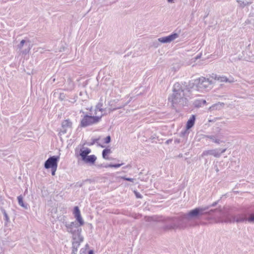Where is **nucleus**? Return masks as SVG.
Listing matches in <instances>:
<instances>
[{"label": "nucleus", "mask_w": 254, "mask_h": 254, "mask_svg": "<svg viewBox=\"0 0 254 254\" xmlns=\"http://www.w3.org/2000/svg\"><path fill=\"white\" fill-rule=\"evenodd\" d=\"M179 37V34L176 33H173L171 35L158 38V41L162 43H170Z\"/></svg>", "instance_id": "nucleus-11"}, {"label": "nucleus", "mask_w": 254, "mask_h": 254, "mask_svg": "<svg viewBox=\"0 0 254 254\" xmlns=\"http://www.w3.org/2000/svg\"><path fill=\"white\" fill-rule=\"evenodd\" d=\"M121 178H122V179H123L124 180L129 181V182H132V183H133L134 181L135 180V179H134V178H127V177H126V176L122 177Z\"/></svg>", "instance_id": "nucleus-31"}, {"label": "nucleus", "mask_w": 254, "mask_h": 254, "mask_svg": "<svg viewBox=\"0 0 254 254\" xmlns=\"http://www.w3.org/2000/svg\"><path fill=\"white\" fill-rule=\"evenodd\" d=\"M174 142H175V143L178 144V143H180L181 140H180V139L177 138V139H175Z\"/></svg>", "instance_id": "nucleus-44"}, {"label": "nucleus", "mask_w": 254, "mask_h": 254, "mask_svg": "<svg viewBox=\"0 0 254 254\" xmlns=\"http://www.w3.org/2000/svg\"><path fill=\"white\" fill-rule=\"evenodd\" d=\"M27 49H25L24 50H23L22 51H21V52L22 53V54L23 55H26L28 53H29L30 49H31V47H30V43L28 44V45L27 46Z\"/></svg>", "instance_id": "nucleus-30"}, {"label": "nucleus", "mask_w": 254, "mask_h": 254, "mask_svg": "<svg viewBox=\"0 0 254 254\" xmlns=\"http://www.w3.org/2000/svg\"><path fill=\"white\" fill-rule=\"evenodd\" d=\"M174 0H167L168 2H173Z\"/></svg>", "instance_id": "nucleus-49"}, {"label": "nucleus", "mask_w": 254, "mask_h": 254, "mask_svg": "<svg viewBox=\"0 0 254 254\" xmlns=\"http://www.w3.org/2000/svg\"><path fill=\"white\" fill-rule=\"evenodd\" d=\"M88 254H94V252L93 250H91L88 252Z\"/></svg>", "instance_id": "nucleus-46"}, {"label": "nucleus", "mask_w": 254, "mask_h": 254, "mask_svg": "<svg viewBox=\"0 0 254 254\" xmlns=\"http://www.w3.org/2000/svg\"><path fill=\"white\" fill-rule=\"evenodd\" d=\"M130 165H127L126 167H124V168H128V167H130Z\"/></svg>", "instance_id": "nucleus-48"}, {"label": "nucleus", "mask_w": 254, "mask_h": 254, "mask_svg": "<svg viewBox=\"0 0 254 254\" xmlns=\"http://www.w3.org/2000/svg\"><path fill=\"white\" fill-rule=\"evenodd\" d=\"M131 99L132 97H130L127 102L125 103L122 102V103H119L118 105L114 104V103H116V102H115V100L111 101L109 103V106H110L109 110L110 112H113L117 109H122L127 106L131 101Z\"/></svg>", "instance_id": "nucleus-8"}, {"label": "nucleus", "mask_w": 254, "mask_h": 254, "mask_svg": "<svg viewBox=\"0 0 254 254\" xmlns=\"http://www.w3.org/2000/svg\"><path fill=\"white\" fill-rule=\"evenodd\" d=\"M188 129H186L184 131H181L180 134V136L184 137L186 136V134H188L189 132L188 131Z\"/></svg>", "instance_id": "nucleus-32"}, {"label": "nucleus", "mask_w": 254, "mask_h": 254, "mask_svg": "<svg viewBox=\"0 0 254 254\" xmlns=\"http://www.w3.org/2000/svg\"><path fill=\"white\" fill-rule=\"evenodd\" d=\"M50 169H51L52 175V176H55L56 172V170H57V167L51 168Z\"/></svg>", "instance_id": "nucleus-39"}, {"label": "nucleus", "mask_w": 254, "mask_h": 254, "mask_svg": "<svg viewBox=\"0 0 254 254\" xmlns=\"http://www.w3.org/2000/svg\"><path fill=\"white\" fill-rule=\"evenodd\" d=\"M111 138L110 135L107 136L104 139V143L108 144L111 142Z\"/></svg>", "instance_id": "nucleus-33"}, {"label": "nucleus", "mask_w": 254, "mask_h": 254, "mask_svg": "<svg viewBox=\"0 0 254 254\" xmlns=\"http://www.w3.org/2000/svg\"><path fill=\"white\" fill-rule=\"evenodd\" d=\"M73 213L76 219L75 221H77L80 225H84V222L81 216L80 211L78 206L74 207Z\"/></svg>", "instance_id": "nucleus-13"}, {"label": "nucleus", "mask_w": 254, "mask_h": 254, "mask_svg": "<svg viewBox=\"0 0 254 254\" xmlns=\"http://www.w3.org/2000/svg\"><path fill=\"white\" fill-rule=\"evenodd\" d=\"M123 164H124L123 163H121V164H112V165H111L110 166L111 167H112V168H119V167H121Z\"/></svg>", "instance_id": "nucleus-34"}, {"label": "nucleus", "mask_w": 254, "mask_h": 254, "mask_svg": "<svg viewBox=\"0 0 254 254\" xmlns=\"http://www.w3.org/2000/svg\"><path fill=\"white\" fill-rule=\"evenodd\" d=\"M248 221L250 223L254 222V213H251L250 214L248 218L247 217L246 221Z\"/></svg>", "instance_id": "nucleus-29"}, {"label": "nucleus", "mask_w": 254, "mask_h": 254, "mask_svg": "<svg viewBox=\"0 0 254 254\" xmlns=\"http://www.w3.org/2000/svg\"><path fill=\"white\" fill-rule=\"evenodd\" d=\"M164 221L166 224L162 229L165 231L177 229H184L190 226V220L187 213H182L177 217H167Z\"/></svg>", "instance_id": "nucleus-1"}, {"label": "nucleus", "mask_w": 254, "mask_h": 254, "mask_svg": "<svg viewBox=\"0 0 254 254\" xmlns=\"http://www.w3.org/2000/svg\"><path fill=\"white\" fill-rule=\"evenodd\" d=\"M29 43H30L29 41L26 42L25 40H22L21 41L20 43L17 45V48L20 50L22 49L24 44H25V46H27Z\"/></svg>", "instance_id": "nucleus-25"}, {"label": "nucleus", "mask_w": 254, "mask_h": 254, "mask_svg": "<svg viewBox=\"0 0 254 254\" xmlns=\"http://www.w3.org/2000/svg\"><path fill=\"white\" fill-rule=\"evenodd\" d=\"M195 117L194 115H192L187 122L186 125V128L187 129H190L193 126L195 122Z\"/></svg>", "instance_id": "nucleus-18"}, {"label": "nucleus", "mask_w": 254, "mask_h": 254, "mask_svg": "<svg viewBox=\"0 0 254 254\" xmlns=\"http://www.w3.org/2000/svg\"><path fill=\"white\" fill-rule=\"evenodd\" d=\"M59 160L60 156H52L50 157L44 163L45 168L49 169L51 168L58 167Z\"/></svg>", "instance_id": "nucleus-7"}, {"label": "nucleus", "mask_w": 254, "mask_h": 254, "mask_svg": "<svg viewBox=\"0 0 254 254\" xmlns=\"http://www.w3.org/2000/svg\"><path fill=\"white\" fill-rule=\"evenodd\" d=\"M103 105V104L102 101L100 100V102H98V104L95 106V112H94L95 115L97 114V112L98 111H100L101 112H103V111H105V109L102 108Z\"/></svg>", "instance_id": "nucleus-21"}, {"label": "nucleus", "mask_w": 254, "mask_h": 254, "mask_svg": "<svg viewBox=\"0 0 254 254\" xmlns=\"http://www.w3.org/2000/svg\"><path fill=\"white\" fill-rule=\"evenodd\" d=\"M172 140H173L172 139H168L166 141L165 143L166 144H169L170 143H171L172 142Z\"/></svg>", "instance_id": "nucleus-43"}, {"label": "nucleus", "mask_w": 254, "mask_h": 254, "mask_svg": "<svg viewBox=\"0 0 254 254\" xmlns=\"http://www.w3.org/2000/svg\"><path fill=\"white\" fill-rule=\"evenodd\" d=\"M111 165H112V164H107L106 165L104 166V167H105V168H112L110 166Z\"/></svg>", "instance_id": "nucleus-45"}, {"label": "nucleus", "mask_w": 254, "mask_h": 254, "mask_svg": "<svg viewBox=\"0 0 254 254\" xmlns=\"http://www.w3.org/2000/svg\"><path fill=\"white\" fill-rule=\"evenodd\" d=\"M206 101L204 99H196L194 101L193 105L195 107L199 108L202 105L206 104Z\"/></svg>", "instance_id": "nucleus-19"}, {"label": "nucleus", "mask_w": 254, "mask_h": 254, "mask_svg": "<svg viewBox=\"0 0 254 254\" xmlns=\"http://www.w3.org/2000/svg\"><path fill=\"white\" fill-rule=\"evenodd\" d=\"M218 203V201L214 202L212 204H211L210 205L207 206L206 207H208V209L210 208L211 207H214Z\"/></svg>", "instance_id": "nucleus-40"}, {"label": "nucleus", "mask_w": 254, "mask_h": 254, "mask_svg": "<svg viewBox=\"0 0 254 254\" xmlns=\"http://www.w3.org/2000/svg\"><path fill=\"white\" fill-rule=\"evenodd\" d=\"M97 159V157L95 155H88L84 160H83V162L85 163H89L90 164H94Z\"/></svg>", "instance_id": "nucleus-16"}, {"label": "nucleus", "mask_w": 254, "mask_h": 254, "mask_svg": "<svg viewBox=\"0 0 254 254\" xmlns=\"http://www.w3.org/2000/svg\"><path fill=\"white\" fill-rule=\"evenodd\" d=\"M135 195H136V197L137 198H142V195L141 194H140L139 192H135Z\"/></svg>", "instance_id": "nucleus-42"}, {"label": "nucleus", "mask_w": 254, "mask_h": 254, "mask_svg": "<svg viewBox=\"0 0 254 254\" xmlns=\"http://www.w3.org/2000/svg\"><path fill=\"white\" fill-rule=\"evenodd\" d=\"M67 132V129L64 128H62V129H60L59 132V134L61 135L64 134Z\"/></svg>", "instance_id": "nucleus-36"}, {"label": "nucleus", "mask_w": 254, "mask_h": 254, "mask_svg": "<svg viewBox=\"0 0 254 254\" xmlns=\"http://www.w3.org/2000/svg\"><path fill=\"white\" fill-rule=\"evenodd\" d=\"M84 250H83V249H81L80 251V254H82L81 253H84Z\"/></svg>", "instance_id": "nucleus-47"}, {"label": "nucleus", "mask_w": 254, "mask_h": 254, "mask_svg": "<svg viewBox=\"0 0 254 254\" xmlns=\"http://www.w3.org/2000/svg\"><path fill=\"white\" fill-rule=\"evenodd\" d=\"M205 138L210 139L213 142L219 144L221 143L224 142L222 140L223 135L221 133H218L215 135H205Z\"/></svg>", "instance_id": "nucleus-9"}, {"label": "nucleus", "mask_w": 254, "mask_h": 254, "mask_svg": "<svg viewBox=\"0 0 254 254\" xmlns=\"http://www.w3.org/2000/svg\"><path fill=\"white\" fill-rule=\"evenodd\" d=\"M92 107L90 109V111H91Z\"/></svg>", "instance_id": "nucleus-51"}, {"label": "nucleus", "mask_w": 254, "mask_h": 254, "mask_svg": "<svg viewBox=\"0 0 254 254\" xmlns=\"http://www.w3.org/2000/svg\"><path fill=\"white\" fill-rule=\"evenodd\" d=\"M237 2L240 4V6L242 8H244L246 5H248L252 3L251 2H244L241 0H237Z\"/></svg>", "instance_id": "nucleus-27"}, {"label": "nucleus", "mask_w": 254, "mask_h": 254, "mask_svg": "<svg viewBox=\"0 0 254 254\" xmlns=\"http://www.w3.org/2000/svg\"><path fill=\"white\" fill-rule=\"evenodd\" d=\"M98 139H95L94 141H93V142L92 143V144H93L95 141H96Z\"/></svg>", "instance_id": "nucleus-50"}, {"label": "nucleus", "mask_w": 254, "mask_h": 254, "mask_svg": "<svg viewBox=\"0 0 254 254\" xmlns=\"http://www.w3.org/2000/svg\"><path fill=\"white\" fill-rule=\"evenodd\" d=\"M227 148L224 149H217V152L218 153H219L220 156H221V154L224 153L226 151Z\"/></svg>", "instance_id": "nucleus-38"}, {"label": "nucleus", "mask_w": 254, "mask_h": 254, "mask_svg": "<svg viewBox=\"0 0 254 254\" xmlns=\"http://www.w3.org/2000/svg\"><path fill=\"white\" fill-rule=\"evenodd\" d=\"M83 237H81L79 239H77L75 240H72L71 254H76L78 248L79 247L81 243L83 241Z\"/></svg>", "instance_id": "nucleus-12"}, {"label": "nucleus", "mask_w": 254, "mask_h": 254, "mask_svg": "<svg viewBox=\"0 0 254 254\" xmlns=\"http://www.w3.org/2000/svg\"><path fill=\"white\" fill-rule=\"evenodd\" d=\"M103 116V114L100 116H91L86 114L81 120L79 127H86L97 124L101 121Z\"/></svg>", "instance_id": "nucleus-6"}, {"label": "nucleus", "mask_w": 254, "mask_h": 254, "mask_svg": "<svg viewBox=\"0 0 254 254\" xmlns=\"http://www.w3.org/2000/svg\"><path fill=\"white\" fill-rule=\"evenodd\" d=\"M211 77L220 82L233 83L235 81L234 78L231 76H230L229 77H227L225 76H218L216 74H212Z\"/></svg>", "instance_id": "nucleus-10"}, {"label": "nucleus", "mask_w": 254, "mask_h": 254, "mask_svg": "<svg viewBox=\"0 0 254 254\" xmlns=\"http://www.w3.org/2000/svg\"><path fill=\"white\" fill-rule=\"evenodd\" d=\"M79 155L81 156L82 161L88 156V154L85 151V150L82 148L80 150Z\"/></svg>", "instance_id": "nucleus-24"}, {"label": "nucleus", "mask_w": 254, "mask_h": 254, "mask_svg": "<svg viewBox=\"0 0 254 254\" xmlns=\"http://www.w3.org/2000/svg\"><path fill=\"white\" fill-rule=\"evenodd\" d=\"M65 96L64 93H61L60 94L59 99L61 101H63L65 99Z\"/></svg>", "instance_id": "nucleus-37"}, {"label": "nucleus", "mask_w": 254, "mask_h": 254, "mask_svg": "<svg viewBox=\"0 0 254 254\" xmlns=\"http://www.w3.org/2000/svg\"><path fill=\"white\" fill-rule=\"evenodd\" d=\"M212 83V80L202 76L194 80L190 81L188 84L186 85V90L190 92L191 89L195 88L198 91H207L211 89Z\"/></svg>", "instance_id": "nucleus-3"}, {"label": "nucleus", "mask_w": 254, "mask_h": 254, "mask_svg": "<svg viewBox=\"0 0 254 254\" xmlns=\"http://www.w3.org/2000/svg\"><path fill=\"white\" fill-rule=\"evenodd\" d=\"M17 200L18 204L25 209H28L29 208L28 204L24 203L23 200V196L22 195H20L17 196Z\"/></svg>", "instance_id": "nucleus-17"}, {"label": "nucleus", "mask_w": 254, "mask_h": 254, "mask_svg": "<svg viewBox=\"0 0 254 254\" xmlns=\"http://www.w3.org/2000/svg\"><path fill=\"white\" fill-rule=\"evenodd\" d=\"M112 152L111 150L109 148H105L102 151V157L106 160H110L108 156V154H110Z\"/></svg>", "instance_id": "nucleus-23"}, {"label": "nucleus", "mask_w": 254, "mask_h": 254, "mask_svg": "<svg viewBox=\"0 0 254 254\" xmlns=\"http://www.w3.org/2000/svg\"><path fill=\"white\" fill-rule=\"evenodd\" d=\"M235 219H233V221H235L236 223H242L246 221L247 216L244 214H239L237 215L234 216Z\"/></svg>", "instance_id": "nucleus-15"}, {"label": "nucleus", "mask_w": 254, "mask_h": 254, "mask_svg": "<svg viewBox=\"0 0 254 254\" xmlns=\"http://www.w3.org/2000/svg\"><path fill=\"white\" fill-rule=\"evenodd\" d=\"M186 90V85L184 86L180 83H176L173 86V94L168 98L172 106L176 108L177 107H182L187 104V99L185 97V91Z\"/></svg>", "instance_id": "nucleus-2"}, {"label": "nucleus", "mask_w": 254, "mask_h": 254, "mask_svg": "<svg viewBox=\"0 0 254 254\" xmlns=\"http://www.w3.org/2000/svg\"><path fill=\"white\" fill-rule=\"evenodd\" d=\"M207 155H212L217 158L220 157V154L219 153H218L217 149L205 150L202 152L201 154V157H203Z\"/></svg>", "instance_id": "nucleus-14"}, {"label": "nucleus", "mask_w": 254, "mask_h": 254, "mask_svg": "<svg viewBox=\"0 0 254 254\" xmlns=\"http://www.w3.org/2000/svg\"><path fill=\"white\" fill-rule=\"evenodd\" d=\"M208 210V207H198L190 210L187 213L191 220L192 219H198L203 215L208 214L212 215L217 212L220 213V210L217 208L211 209L209 211H207Z\"/></svg>", "instance_id": "nucleus-5"}, {"label": "nucleus", "mask_w": 254, "mask_h": 254, "mask_svg": "<svg viewBox=\"0 0 254 254\" xmlns=\"http://www.w3.org/2000/svg\"><path fill=\"white\" fill-rule=\"evenodd\" d=\"M72 123L68 119L64 120L62 123V127L67 129V128H72Z\"/></svg>", "instance_id": "nucleus-20"}, {"label": "nucleus", "mask_w": 254, "mask_h": 254, "mask_svg": "<svg viewBox=\"0 0 254 254\" xmlns=\"http://www.w3.org/2000/svg\"><path fill=\"white\" fill-rule=\"evenodd\" d=\"M63 224L65 227L66 231L72 235V240L83 237L81 235L82 228H81V226L83 225H80L77 221L71 222L64 221Z\"/></svg>", "instance_id": "nucleus-4"}, {"label": "nucleus", "mask_w": 254, "mask_h": 254, "mask_svg": "<svg viewBox=\"0 0 254 254\" xmlns=\"http://www.w3.org/2000/svg\"><path fill=\"white\" fill-rule=\"evenodd\" d=\"M82 148L85 150V152H86L88 154H89V153H91V149H90V148H87V147H86V148L83 147Z\"/></svg>", "instance_id": "nucleus-41"}, {"label": "nucleus", "mask_w": 254, "mask_h": 254, "mask_svg": "<svg viewBox=\"0 0 254 254\" xmlns=\"http://www.w3.org/2000/svg\"><path fill=\"white\" fill-rule=\"evenodd\" d=\"M234 216H227L225 220V222L226 223H234L235 221H233V219H234Z\"/></svg>", "instance_id": "nucleus-26"}, {"label": "nucleus", "mask_w": 254, "mask_h": 254, "mask_svg": "<svg viewBox=\"0 0 254 254\" xmlns=\"http://www.w3.org/2000/svg\"><path fill=\"white\" fill-rule=\"evenodd\" d=\"M1 211L4 215V220L6 222H8L9 221V218L6 211L4 209H3L1 210Z\"/></svg>", "instance_id": "nucleus-28"}, {"label": "nucleus", "mask_w": 254, "mask_h": 254, "mask_svg": "<svg viewBox=\"0 0 254 254\" xmlns=\"http://www.w3.org/2000/svg\"><path fill=\"white\" fill-rule=\"evenodd\" d=\"M224 105L223 103H218L217 104L213 105L209 108L210 111H214L217 110H220Z\"/></svg>", "instance_id": "nucleus-22"}, {"label": "nucleus", "mask_w": 254, "mask_h": 254, "mask_svg": "<svg viewBox=\"0 0 254 254\" xmlns=\"http://www.w3.org/2000/svg\"><path fill=\"white\" fill-rule=\"evenodd\" d=\"M90 181L89 180H88V179H86V180H85L83 181L82 182H77V184H76V185H77L78 187H82V186L83 185V184H84V182H87V181Z\"/></svg>", "instance_id": "nucleus-35"}]
</instances>
